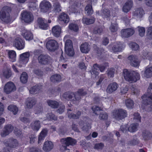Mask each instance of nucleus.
<instances>
[{
	"label": "nucleus",
	"instance_id": "1",
	"mask_svg": "<svg viewBox=\"0 0 152 152\" xmlns=\"http://www.w3.org/2000/svg\"><path fill=\"white\" fill-rule=\"evenodd\" d=\"M123 75L125 80L131 83L135 82L140 79V75L137 72L129 71L126 69L123 70Z\"/></svg>",
	"mask_w": 152,
	"mask_h": 152
},
{
	"label": "nucleus",
	"instance_id": "2",
	"mask_svg": "<svg viewBox=\"0 0 152 152\" xmlns=\"http://www.w3.org/2000/svg\"><path fill=\"white\" fill-rule=\"evenodd\" d=\"M68 38L69 36L66 35L64 38V41L65 42V50L67 55L70 56H72L74 54L72 43L70 40L68 39Z\"/></svg>",
	"mask_w": 152,
	"mask_h": 152
},
{
	"label": "nucleus",
	"instance_id": "3",
	"mask_svg": "<svg viewBox=\"0 0 152 152\" xmlns=\"http://www.w3.org/2000/svg\"><path fill=\"white\" fill-rule=\"evenodd\" d=\"M86 93L83 91L82 89H79L77 93L75 94L73 93H65L63 95V97L66 99H71L72 100H78L81 98V96L85 95Z\"/></svg>",
	"mask_w": 152,
	"mask_h": 152
},
{
	"label": "nucleus",
	"instance_id": "4",
	"mask_svg": "<svg viewBox=\"0 0 152 152\" xmlns=\"http://www.w3.org/2000/svg\"><path fill=\"white\" fill-rule=\"evenodd\" d=\"M151 89H152V83L150 84L148 89V93L142 97L143 103L147 105H149L151 109H152V93L149 92Z\"/></svg>",
	"mask_w": 152,
	"mask_h": 152
},
{
	"label": "nucleus",
	"instance_id": "5",
	"mask_svg": "<svg viewBox=\"0 0 152 152\" xmlns=\"http://www.w3.org/2000/svg\"><path fill=\"white\" fill-rule=\"evenodd\" d=\"M30 53L29 52L23 53L20 55V58L16 65L19 67L25 66L29 60Z\"/></svg>",
	"mask_w": 152,
	"mask_h": 152
},
{
	"label": "nucleus",
	"instance_id": "6",
	"mask_svg": "<svg viewBox=\"0 0 152 152\" xmlns=\"http://www.w3.org/2000/svg\"><path fill=\"white\" fill-rule=\"evenodd\" d=\"M61 142L63 144L62 146L60 148L61 150H66V146L69 145H74L76 142V140L70 137H68L66 138H63L61 140Z\"/></svg>",
	"mask_w": 152,
	"mask_h": 152
},
{
	"label": "nucleus",
	"instance_id": "7",
	"mask_svg": "<svg viewBox=\"0 0 152 152\" xmlns=\"http://www.w3.org/2000/svg\"><path fill=\"white\" fill-rule=\"evenodd\" d=\"M113 116L118 120H122L126 117L127 114L126 110L122 109L114 110L113 112Z\"/></svg>",
	"mask_w": 152,
	"mask_h": 152
},
{
	"label": "nucleus",
	"instance_id": "8",
	"mask_svg": "<svg viewBox=\"0 0 152 152\" xmlns=\"http://www.w3.org/2000/svg\"><path fill=\"white\" fill-rule=\"evenodd\" d=\"M10 11V8L5 6L2 8L0 12V18L2 20L6 22L9 18V12Z\"/></svg>",
	"mask_w": 152,
	"mask_h": 152
},
{
	"label": "nucleus",
	"instance_id": "9",
	"mask_svg": "<svg viewBox=\"0 0 152 152\" xmlns=\"http://www.w3.org/2000/svg\"><path fill=\"white\" fill-rule=\"evenodd\" d=\"M52 5L51 3L48 1L44 0L41 2L39 4L40 11L42 12H48Z\"/></svg>",
	"mask_w": 152,
	"mask_h": 152
},
{
	"label": "nucleus",
	"instance_id": "10",
	"mask_svg": "<svg viewBox=\"0 0 152 152\" xmlns=\"http://www.w3.org/2000/svg\"><path fill=\"white\" fill-rule=\"evenodd\" d=\"M21 19L26 23H29L33 20V15L30 12L24 11L21 14Z\"/></svg>",
	"mask_w": 152,
	"mask_h": 152
},
{
	"label": "nucleus",
	"instance_id": "11",
	"mask_svg": "<svg viewBox=\"0 0 152 152\" xmlns=\"http://www.w3.org/2000/svg\"><path fill=\"white\" fill-rule=\"evenodd\" d=\"M125 47V45L122 43H115L113 45H110L108 48L112 52H118L121 51Z\"/></svg>",
	"mask_w": 152,
	"mask_h": 152
},
{
	"label": "nucleus",
	"instance_id": "12",
	"mask_svg": "<svg viewBox=\"0 0 152 152\" xmlns=\"http://www.w3.org/2000/svg\"><path fill=\"white\" fill-rule=\"evenodd\" d=\"M4 143L5 146H7L10 148H15L19 145L18 140L13 138H9L5 140Z\"/></svg>",
	"mask_w": 152,
	"mask_h": 152
},
{
	"label": "nucleus",
	"instance_id": "13",
	"mask_svg": "<svg viewBox=\"0 0 152 152\" xmlns=\"http://www.w3.org/2000/svg\"><path fill=\"white\" fill-rule=\"evenodd\" d=\"M16 88L14 84L12 82H7L4 86V92L7 94H9L15 91Z\"/></svg>",
	"mask_w": 152,
	"mask_h": 152
},
{
	"label": "nucleus",
	"instance_id": "14",
	"mask_svg": "<svg viewBox=\"0 0 152 152\" xmlns=\"http://www.w3.org/2000/svg\"><path fill=\"white\" fill-rule=\"evenodd\" d=\"M132 13L133 16L139 20H141L145 14L144 11L141 8L135 9Z\"/></svg>",
	"mask_w": 152,
	"mask_h": 152
},
{
	"label": "nucleus",
	"instance_id": "15",
	"mask_svg": "<svg viewBox=\"0 0 152 152\" xmlns=\"http://www.w3.org/2000/svg\"><path fill=\"white\" fill-rule=\"evenodd\" d=\"M128 59L130 61L132 66L137 67L139 65L140 59L135 55L129 56L128 57Z\"/></svg>",
	"mask_w": 152,
	"mask_h": 152
},
{
	"label": "nucleus",
	"instance_id": "16",
	"mask_svg": "<svg viewBox=\"0 0 152 152\" xmlns=\"http://www.w3.org/2000/svg\"><path fill=\"white\" fill-rule=\"evenodd\" d=\"M46 47L49 50L53 51L57 48L58 43L54 40H50L47 42Z\"/></svg>",
	"mask_w": 152,
	"mask_h": 152
},
{
	"label": "nucleus",
	"instance_id": "17",
	"mask_svg": "<svg viewBox=\"0 0 152 152\" xmlns=\"http://www.w3.org/2000/svg\"><path fill=\"white\" fill-rule=\"evenodd\" d=\"M38 25L41 29L47 30L49 28L48 21L45 19L42 18H39L37 20Z\"/></svg>",
	"mask_w": 152,
	"mask_h": 152
},
{
	"label": "nucleus",
	"instance_id": "18",
	"mask_svg": "<svg viewBox=\"0 0 152 152\" xmlns=\"http://www.w3.org/2000/svg\"><path fill=\"white\" fill-rule=\"evenodd\" d=\"M38 59L39 63L43 64H48L51 60L50 57L47 55H40L38 57Z\"/></svg>",
	"mask_w": 152,
	"mask_h": 152
},
{
	"label": "nucleus",
	"instance_id": "19",
	"mask_svg": "<svg viewBox=\"0 0 152 152\" xmlns=\"http://www.w3.org/2000/svg\"><path fill=\"white\" fill-rule=\"evenodd\" d=\"M105 69V67L103 65L99 66L96 64H94L93 66L91 74H94L95 75H99L98 71L99 70L101 72H103Z\"/></svg>",
	"mask_w": 152,
	"mask_h": 152
},
{
	"label": "nucleus",
	"instance_id": "20",
	"mask_svg": "<svg viewBox=\"0 0 152 152\" xmlns=\"http://www.w3.org/2000/svg\"><path fill=\"white\" fill-rule=\"evenodd\" d=\"M14 45L19 50L23 49L24 48V43L20 37L17 38L15 39Z\"/></svg>",
	"mask_w": 152,
	"mask_h": 152
},
{
	"label": "nucleus",
	"instance_id": "21",
	"mask_svg": "<svg viewBox=\"0 0 152 152\" xmlns=\"http://www.w3.org/2000/svg\"><path fill=\"white\" fill-rule=\"evenodd\" d=\"M13 129V127L10 124L5 126L3 132L1 133V136L3 137H6L11 132Z\"/></svg>",
	"mask_w": 152,
	"mask_h": 152
},
{
	"label": "nucleus",
	"instance_id": "22",
	"mask_svg": "<svg viewBox=\"0 0 152 152\" xmlns=\"http://www.w3.org/2000/svg\"><path fill=\"white\" fill-rule=\"evenodd\" d=\"M134 32V31L133 29L129 28L122 30L121 34L122 37H128L132 35Z\"/></svg>",
	"mask_w": 152,
	"mask_h": 152
},
{
	"label": "nucleus",
	"instance_id": "23",
	"mask_svg": "<svg viewBox=\"0 0 152 152\" xmlns=\"http://www.w3.org/2000/svg\"><path fill=\"white\" fill-rule=\"evenodd\" d=\"M52 31L53 35L54 36L58 37L60 36L61 32V28L59 26H55L52 28Z\"/></svg>",
	"mask_w": 152,
	"mask_h": 152
},
{
	"label": "nucleus",
	"instance_id": "24",
	"mask_svg": "<svg viewBox=\"0 0 152 152\" xmlns=\"http://www.w3.org/2000/svg\"><path fill=\"white\" fill-rule=\"evenodd\" d=\"M133 3L131 0L127 1L124 4L123 10L124 12L127 13L129 12L133 6Z\"/></svg>",
	"mask_w": 152,
	"mask_h": 152
},
{
	"label": "nucleus",
	"instance_id": "25",
	"mask_svg": "<svg viewBox=\"0 0 152 152\" xmlns=\"http://www.w3.org/2000/svg\"><path fill=\"white\" fill-rule=\"evenodd\" d=\"M53 145L52 142L47 141L45 142L42 148L45 151L49 152L53 148Z\"/></svg>",
	"mask_w": 152,
	"mask_h": 152
},
{
	"label": "nucleus",
	"instance_id": "26",
	"mask_svg": "<svg viewBox=\"0 0 152 152\" xmlns=\"http://www.w3.org/2000/svg\"><path fill=\"white\" fill-rule=\"evenodd\" d=\"M118 87V84L115 83L110 84L107 86L106 89L107 93L111 94L115 91Z\"/></svg>",
	"mask_w": 152,
	"mask_h": 152
},
{
	"label": "nucleus",
	"instance_id": "27",
	"mask_svg": "<svg viewBox=\"0 0 152 152\" xmlns=\"http://www.w3.org/2000/svg\"><path fill=\"white\" fill-rule=\"evenodd\" d=\"M22 35L26 40L30 41L33 38L32 33L30 31L27 30H24L23 31Z\"/></svg>",
	"mask_w": 152,
	"mask_h": 152
},
{
	"label": "nucleus",
	"instance_id": "28",
	"mask_svg": "<svg viewBox=\"0 0 152 152\" xmlns=\"http://www.w3.org/2000/svg\"><path fill=\"white\" fill-rule=\"evenodd\" d=\"M90 46L88 43L85 42L82 44L80 47L81 51L83 53H86L90 51Z\"/></svg>",
	"mask_w": 152,
	"mask_h": 152
},
{
	"label": "nucleus",
	"instance_id": "29",
	"mask_svg": "<svg viewBox=\"0 0 152 152\" xmlns=\"http://www.w3.org/2000/svg\"><path fill=\"white\" fill-rule=\"evenodd\" d=\"M47 130L46 129H44L41 131L38 137V144L42 142L47 135Z\"/></svg>",
	"mask_w": 152,
	"mask_h": 152
},
{
	"label": "nucleus",
	"instance_id": "30",
	"mask_svg": "<svg viewBox=\"0 0 152 152\" xmlns=\"http://www.w3.org/2000/svg\"><path fill=\"white\" fill-rule=\"evenodd\" d=\"M96 14L102 16L103 18H107L110 16V12L107 9H104L100 12H96Z\"/></svg>",
	"mask_w": 152,
	"mask_h": 152
},
{
	"label": "nucleus",
	"instance_id": "31",
	"mask_svg": "<svg viewBox=\"0 0 152 152\" xmlns=\"http://www.w3.org/2000/svg\"><path fill=\"white\" fill-rule=\"evenodd\" d=\"M58 19L59 20L62 21L64 23H68L70 20L68 15L64 13H62L60 15Z\"/></svg>",
	"mask_w": 152,
	"mask_h": 152
},
{
	"label": "nucleus",
	"instance_id": "32",
	"mask_svg": "<svg viewBox=\"0 0 152 152\" xmlns=\"http://www.w3.org/2000/svg\"><path fill=\"white\" fill-rule=\"evenodd\" d=\"M31 129L34 131L37 132L41 127L39 121H35L31 124Z\"/></svg>",
	"mask_w": 152,
	"mask_h": 152
},
{
	"label": "nucleus",
	"instance_id": "33",
	"mask_svg": "<svg viewBox=\"0 0 152 152\" xmlns=\"http://www.w3.org/2000/svg\"><path fill=\"white\" fill-rule=\"evenodd\" d=\"M9 60L12 62H15L16 61V53L14 50H9L8 52Z\"/></svg>",
	"mask_w": 152,
	"mask_h": 152
},
{
	"label": "nucleus",
	"instance_id": "34",
	"mask_svg": "<svg viewBox=\"0 0 152 152\" xmlns=\"http://www.w3.org/2000/svg\"><path fill=\"white\" fill-rule=\"evenodd\" d=\"M35 100L32 98H28L26 102V107L29 108H32L36 104Z\"/></svg>",
	"mask_w": 152,
	"mask_h": 152
},
{
	"label": "nucleus",
	"instance_id": "35",
	"mask_svg": "<svg viewBox=\"0 0 152 152\" xmlns=\"http://www.w3.org/2000/svg\"><path fill=\"white\" fill-rule=\"evenodd\" d=\"M142 136L144 140H147L151 138L152 134L148 131L144 130L142 132Z\"/></svg>",
	"mask_w": 152,
	"mask_h": 152
},
{
	"label": "nucleus",
	"instance_id": "36",
	"mask_svg": "<svg viewBox=\"0 0 152 152\" xmlns=\"http://www.w3.org/2000/svg\"><path fill=\"white\" fill-rule=\"evenodd\" d=\"M41 85H37L31 88L29 90L30 93L32 94H35L38 93L41 88Z\"/></svg>",
	"mask_w": 152,
	"mask_h": 152
},
{
	"label": "nucleus",
	"instance_id": "37",
	"mask_svg": "<svg viewBox=\"0 0 152 152\" xmlns=\"http://www.w3.org/2000/svg\"><path fill=\"white\" fill-rule=\"evenodd\" d=\"M144 75L146 78H149L152 76V66L146 68Z\"/></svg>",
	"mask_w": 152,
	"mask_h": 152
},
{
	"label": "nucleus",
	"instance_id": "38",
	"mask_svg": "<svg viewBox=\"0 0 152 152\" xmlns=\"http://www.w3.org/2000/svg\"><path fill=\"white\" fill-rule=\"evenodd\" d=\"M68 27L69 29L74 32H77L79 30L78 25L75 23H69Z\"/></svg>",
	"mask_w": 152,
	"mask_h": 152
},
{
	"label": "nucleus",
	"instance_id": "39",
	"mask_svg": "<svg viewBox=\"0 0 152 152\" xmlns=\"http://www.w3.org/2000/svg\"><path fill=\"white\" fill-rule=\"evenodd\" d=\"M53 2L55 10L57 12H60L61 11V7L58 1L53 0Z\"/></svg>",
	"mask_w": 152,
	"mask_h": 152
},
{
	"label": "nucleus",
	"instance_id": "40",
	"mask_svg": "<svg viewBox=\"0 0 152 152\" xmlns=\"http://www.w3.org/2000/svg\"><path fill=\"white\" fill-rule=\"evenodd\" d=\"M125 104L128 109H132L134 107V102L131 99H128L125 100Z\"/></svg>",
	"mask_w": 152,
	"mask_h": 152
},
{
	"label": "nucleus",
	"instance_id": "41",
	"mask_svg": "<svg viewBox=\"0 0 152 152\" xmlns=\"http://www.w3.org/2000/svg\"><path fill=\"white\" fill-rule=\"evenodd\" d=\"M61 76L58 74L53 75L50 77V80L52 82L54 83L59 82L61 81Z\"/></svg>",
	"mask_w": 152,
	"mask_h": 152
},
{
	"label": "nucleus",
	"instance_id": "42",
	"mask_svg": "<svg viewBox=\"0 0 152 152\" xmlns=\"http://www.w3.org/2000/svg\"><path fill=\"white\" fill-rule=\"evenodd\" d=\"M138 126V123L131 124L128 128L129 131L131 132H133L137 130Z\"/></svg>",
	"mask_w": 152,
	"mask_h": 152
},
{
	"label": "nucleus",
	"instance_id": "43",
	"mask_svg": "<svg viewBox=\"0 0 152 152\" xmlns=\"http://www.w3.org/2000/svg\"><path fill=\"white\" fill-rule=\"evenodd\" d=\"M9 110L12 112L14 115H16L17 113L18 109L17 107L14 105H11L9 106L8 107Z\"/></svg>",
	"mask_w": 152,
	"mask_h": 152
},
{
	"label": "nucleus",
	"instance_id": "44",
	"mask_svg": "<svg viewBox=\"0 0 152 152\" xmlns=\"http://www.w3.org/2000/svg\"><path fill=\"white\" fill-rule=\"evenodd\" d=\"M20 79L22 83H26L28 80V76L27 73L25 72H23L21 75Z\"/></svg>",
	"mask_w": 152,
	"mask_h": 152
},
{
	"label": "nucleus",
	"instance_id": "45",
	"mask_svg": "<svg viewBox=\"0 0 152 152\" xmlns=\"http://www.w3.org/2000/svg\"><path fill=\"white\" fill-rule=\"evenodd\" d=\"M94 18L91 19H88L86 18H83V22L84 24L86 25L94 23L95 21Z\"/></svg>",
	"mask_w": 152,
	"mask_h": 152
},
{
	"label": "nucleus",
	"instance_id": "46",
	"mask_svg": "<svg viewBox=\"0 0 152 152\" xmlns=\"http://www.w3.org/2000/svg\"><path fill=\"white\" fill-rule=\"evenodd\" d=\"M48 105L53 108H56L58 105V103L57 102L55 101L50 100L47 101Z\"/></svg>",
	"mask_w": 152,
	"mask_h": 152
},
{
	"label": "nucleus",
	"instance_id": "47",
	"mask_svg": "<svg viewBox=\"0 0 152 152\" xmlns=\"http://www.w3.org/2000/svg\"><path fill=\"white\" fill-rule=\"evenodd\" d=\"M146 36L149 39H152V26L147 28Z\"/></svg>",
	"mask_w": 152,
	"mask_h": 152
},
{
	"label": "nucleus",
	"instance_id": "48",
	"mask_svg": "<svg viewBox=\"0 0 152 152\" xmlns=\"http://www.w3.org/2000/svg\"><path fill=\"white\" fill-rule=\"evenodd\" d=\"M69 4L70 5L71 9L72 12L75 13L76 11V7L77 6V3L75 2L74 1H71Z\"/></svg>",
	"mask_w": 152,
	"mask_h": 152
},
{
	"label": "nucleus",
	"instance_id": "49",
	"mask_svg": "<svg viewBox=\"0 0 152 152\" xmlns=\"http://www.w3.org/2000/svg\"><path fill=\"white\" fill-rule=\"evenodd\" d=\"M79 125L83 130H87L88 129L90 128L89 126H88L87 124L85 123L83 121H81L79 122Z\"/></svg>",
	"mask_w": 152,
	"mask_h": 152
},
{
	"label": "nucleus",
	"instance_id": "50",
	"mask_svg": "<svg viewBox=\"0 0 152 152\" xmlns=\"http://www.w3.org/2000/svg\"><path fill=\"white\" fill-rule=\"evenodd\" d=\"M118 29V25L116 23H112L110 27V30L111 32H115Z\"/></svg>",
	"mask_w": 152,
	"mask_h": 152
},
{
	"label": "nucleus",
	"instance_id": "51",
	"mask_svg": "<svg viewBox=\"0 0 152 152\" xmlns=\"http://www.w3.org/2000/svg\"><path fill=\"white\" fill-rule=\"evenodd\" d=\"M137 28L139 35L141 37L144 36L145 32V28L143 27L139 26Z\"/></svg>",
	"mask_w": 152,
	"mask_h": 152
},
{
	"label": "nucleus",
	"instance_id": "52",
	"mask_svg": "<svg viewBox=\"0 0 152 152\" xmlns=\"http://www.w3.org/2000/svg\"><path fill=\"white\" fill-rule=\"evenodd\" d=\"M85 11L88 15H91L93 12L92 6L91 5L88 4L85 7Z\"/></svg>",
	"mask_w": 152,
	"mask_h": 152
},
{
	"label": "nucleus",
	"instance_id": "53",
	"mask_svg": "<svg viewBox=\"0 0 152 152\" xmlns=\"http://www.w3.org/2000/svg\"><path fill=\"white\" fill-rule=\"evenodd\" d=\"M143 59H147L150 61L152 60V54L151 53H143Z\"/></svg>",
	"mask_w": 152,
	"mask_h": 152
},
{
	"label": "nucleus",
	"instance_id": "54",
	"mask_svg": "<svg viewBox=\"0 0 152 152\" xmlns=\"http://www.w3.org/2000/svg\"><path fill=\"white\" fill-rule=\"evenodd\" d=\"M134 120L137 123L140 122L141 117L140 114L138 113H134Z\"/></svg>",
	"mask_w": 152,
	"mask_h": 152
},
{
	"label": "nucleus",
	"instance_id": "55",
	"mask_svg": "<svg viewBox=\"0 0 152 152\" xmlns=\"http://www.w3.org/2000/svg\"><path fill=\"white\" fill-rule=\"evenodd\" d=\"M3 75L7 78H9L11 75V71L10 69H7L3 72Z\"/></svg>",
	"mask_w": 152,
	"mask_h": 152
},
{
	"label": "nucleus",
	"instance_id": "56",
	"mask_svg": "<svg viewBox=\"0 0 152 152\" xmlns=\"http://www.w3.org/2000/svg\"><path fill=\"white\" fill-rule=\"evenodd\" d=\"M115 69L113 68L109 69L107 71V75L109 77H112L114 76Z\"/></svg>",
	"mask_w": 152,
	"mask_h": 152
},
{
	"label": "nucleus",
	"instance_id": "57",
	"mask_svg": "<svg viewBox=\"0 0 152 152\" xmlns=\"http://www.w3.org/2000/svg\"><path fill=\"white\" fill-rule=\"evenodd\" d=\"M130 46L133 50H138L139 48L138 45L134 42L131 43L130 44Z\"/></svg>",
	"mask_w": 152,
	"mask_h": 152
},
{
	"label": "nucleus",
	"instance_id": "58",
	"mask_svg": "<svg viewBox=\"0 0 152 152\" xmlns=\"http://www.w3.org/2000/svg\"><path fill=\"white\" fill-rule=\"evenodd\" d=\"M108 117V115L106 113H100L99 118L101 120H106L107 118Z\"/></svg>",
	"mask_w": 152,
	"mask_h": 152
},
{
	"label": "nucleus",
	"instance_id": "59",
	"mask_svg": "<svg viewBox=\"0 0 152 152\" xmlns=\"http://www.w3.org/2000/svg\"><path fill=\"white\" fill-rule=\"evenodd\" d=\"M47 119L49 120H56L57 119V117L55 116L52 113L48 114L47 115Z\"/></svg>",
	"mask_w": 152,
	"mask_h": 152
},
{
	"label": "nucleus",
	"instance_id": "60",
	"mask_svg": "<svg viewBox=\"0 0 152 152\" xmlns=\"http://www.w3.org/2000/svg\"><path fill=\"white\" fill-rule=\"evenodd\" d=\"M92 109L94 113L96 115L98 114V113H99V111L102 110V109L100 107L96 106H94L92 108Z\"/></svg>",
	"mask_w": 152,
	"mask_h": 152
},
{
	"label": "nucleus",
	"instance_id": "61",
	"mask_svg": "<svg viewBox=\"0 0 152 152\" xmlns=\"http://www.w3.org/2000/svg\"><path fill=\"white\" fill-rule=\"evenodd\" d=\"M81 114V113L80 112H78L77 115L74 114H70L68 115V117L70 118H72L74 119H76L79 118V116Z\"/></svg>",
	"mask_w": 152,
	"mask_h": 152
},
{
	"label": "nucleus",
	"instance_id": "62",
	"mask_svg": "<svg viewBox=\"0 0 152 152\" xmlns=\"http://www.w3.org/2000/svg\"><path fill=\"white\" fill-rule=\"evenodd\" d=\"M102 31V28L99 27H96L95 28L93 32L94 34H99L101 33Z\"/></svg>",
	"mask_w": 152,
	"mask_h": 152
},
{
	"label": "nucleus",
	"instance_id": "63",
	"mask_svg": "<svg viewBox=\"0 0 152 152\" xmlns=\"http://www.w3.org/2000/svg\"><path fill=\"white\" fill-rule=\"evenodd\" d=\"M131 89L134 94H137L139 92V90L135 86H132Z\"/></svg>",
	"mask_w": 152,
	"mask_h": 152
},
{
	"label": "nucleus",
	"instance_id": "64",
	"mask_svg": "<svg viewBox=\"0 0 152 152\" xmlns=\"http://www.w3.org/2000/svg\"><path fill=\"white\" fill-rule=\"evenodd\" d=\"M31 152H41V150L37 148H32L30 149Z\"/></svg>",
	"mask_w": 152,
	"mask_h": 152
}]
</instances>
